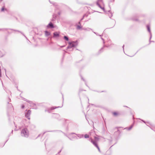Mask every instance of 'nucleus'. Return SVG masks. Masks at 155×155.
Here are the masks:
<instances>
[{
    "instance_id": "obj_1",
    "label": "nucleus",
    "mask_w": 155,
    "mask_h": 155,
    "mask_svg": "<svg viewBox=\"0 0 155 155\" xmlns=\"http://www.w3.org/2000/svg\"><path fill=\"white\" fill-rule=\"evenodd\" d=\"M21 135L22 136L27 137L29 136L28 131L27 128L23 129L21 131Z\"/></svg>"
},
{
    "instance_id": "obj_2",
    "label": "nucleus",
    "mask_w": 155,
    "mask_h": 155,
    "mask_svg": "<svg viewBox=\"0 0 155 155\" xmlns=\"http://www.w3.org/2000/svg\"><path fill=\"white\" fill-rule=\"evenodd\" d=\"M94 139H95V140L94 141L92 139H91V138L90 139L91 141L97 148L99 151V152H100V150L99 147H98V145L97 144V141H98L99 140V139L98 137H94Z\"/></svg>"
},
{
    "instance_id": "obj_3",
    "label": "nucleus",
    "mask_w": 155,
    "mask_h": 155,
    "mask_svg": "<svg viewBox=\"0 0 155 155\" xmlns=\"http://www.w3.org/2000/svg\"><path fill=\"white\" fill-rule=\"evenodd\" d=\"M97 5L104 11V5L102 0H98L96 2Z\"/></svg>"
},
{
    "instance_id": "obj_4",
    "label": "nucleus",
    "mask_w": 155,
    "mask_h": 155,
    "mask_svg": "<svg viewBox=\"0 0 155 155\" xmlns=\"http://www.w3.org/2000/svg\"><path fill=\"white\" fill-rule=\"evenodd\" d=\"M77 45V43L76 42L73 41L71 42H69V45L67 47L68 49L71 48L73 47H76Z\"/></svg>"
},
{
    "instance_id": "obj_5",
    "label": "nucleus",
    "mask_w": 155,
    "mask_h": 155,
    "mask_svg": "<svg viewBox=\"0 0 155 155\" xmlns=\"http://www.w3.org/2000/svg\"><path fill=\"white\" fill-rule=\"evenodd\" d=\"M31 111L30 110H28L27 113L25 114V117L28 119H30V115Z\"/></svg>"
},
{
    "instance_id": "obj_6",
    "label": "nucleus",
    "mask_w": 155,
    "mask_h": 155,
    "mask_svg": "<svg viewBox=\"0 0 155 155\" xmlns=\"http://www.w3.org/2000/svg\"><path fill=\"white\" fill-rule=\"evenodd\" d=\"M26 101H27V102H29V104H30L31 105V107H34L35 106V104H34L33 103H32V102L31 101H29L28 100H25ZM33 108H35V109H36L37 108L35 107H34Z\"/></svg>"
},
{
    "instance_id": "obj_7",
    "label": "nucleus",
    "mask_w": 155,
    "mask_h": 155,
    "mask_svg": "<svg viewBox=\"0 0 155 155\" xmlns=\"http://www.w3.org/2000/svg\"><path fill=\"white\" fill-rule=\"evenodd\" d=\"M23 126V124L21 122L20 123H18L16 126V127L18 126L19 129H20Z\"/></svg>"
},
{
    "instance_id": "obj_8",
    "label": "nucleus",
    "mask_w": 155,
    "mask_h": 155,
    "mask_svg": "<svg viewBox=\"0 0 155 155\" xmlns=\"http://www.w3.org/2000/svg\"><path fill=\"white\" fill-rule=\"evenodd\" d=\"M147 30H148V31L150 33V39L151 38V32H150V26L149 25H147Z\"/></svg>"
},
{
    "instance_id": "obj_9",
    "label": "nucleus",
    "mask_w": 155,
    "mask_h": 155,
    "mask_svg": "<svg viewBox=\"0 0 155 155\" xmlns=\"http://www.w3.org/2000/svg\"><path fill=\"white\" fill-rule=\"evenodd\" d=\"M47 27L48 28L50 27L51 28H54V26L53 24L50 22L47 25Z\"/></svg>"
},
{
    "instance_id": "obj_10",
    "label": "nucleus",
    "mask_w": 155,
    "mask_h": 155,
    "mask_svg": "<svg viewBox=\"0 0 155 155\" xmlns=\"http://www.w3.org/2000/svg\"><path fill=\"white\" fill-rule=\"evenodd\" d=\"M53 34L54 37H58L59 36V33L58 32H55Z\"/></svg>"
},
{
    "instance_id": "obj_11",
    "label": "nucleus",
    "mask_w": 155,
    "mask_h": 155,
    "mask_svg": "<svg viewBox=\"0 0 155 155\" xmlns=\"http://www.w3.org/2000/svg\"><path fill=\"white\" fill-rule=\"evenodd\" d=\"M82 29L86 31H90L91 29L89 28H83Z\"/></svg>"
},
{
    "instance_id": "obj_12",
    "label": "nucleus",
    "mask_w": 155,
    "mask_h": 155,
    "mask_svg": "<svg viewBox=\"0 0 155 155\" xmlns=\"http://www.w3.org/2000/svg\"><path fill=\"white\" fill-rule=\"evenodd\" d=\"M78 137L79 138H81L83 137V135L82 134H78L77 135Z\"/></svg>"
},
{
    "instance_id": "obj_13",
    "label": "nucleus",
    "mask_w": 155,
    "mask_h": 155,
    "mask_svg": "<svg viewBox=\"0 0 155 155\" xmlns=\"http://www.w3.org/2000/svg\"><path fill=\"white\" fill-rule=\"evenodd\" d=\"M84 137L85 138H88L89 137V134H86L84 135Z\"/></svg>"
},
{
    "instance_id": "obj_14",
    "label": "nucleus",
    "mask_w": 155,
    "mask_h": 155,
    "mask_svg": "<svg viewBox=\"0 0 155 155\" xmlns=\"http://www.w3.org/2000/svg\"><path fill=\"white\" fill-rule=\"evenodd\" d=\"M77 29H80L82 28V27L81 26V25H78L77 26Z\"/></svg>"
},
{
    "instance_id": "obj_15",
    "label": "nucleus",
    "mask_w": 155,
    "mask_h": 155,
    "mask_svg": "<svg viewBox=\"0 0 155 155\" xmlns=\"http://www.w3.org/2000/svg\"><path fill=\"white\" fill-rule=\"evenodd\" d=\"M45 35H46V36H48L49 35H50V33L48 32L47 31H45Z\"/></svg>"
},
{
    "instance_id": "obj_16",
    "label": "nucleus",
    "mask_w": 155,
    "mask_h": 155,
    "mask_svg": "<svg viewBox=\"0 0 155 155\" xmlns=\"http://www.w3.org/2000/svg\"><path fill=\"white\" fill-rule=\"evenodd\" d=\"M133 127V125H132L131 126H130V127H129V128H126L125 129H127V130H130L131 129V128H132Z\"/></svg>"
},
{
    "instance_id": "obj_17",
    "label": "nucleus",
    "mask_w": 155,
    "mask_h": 155,
    "mask_svg": "<svg viewBox=\"0 0 155 155\" xmlns=\"http://www.w3.org/2000/svg\"><path fill=\"white\" fill-rule=\"evenodd\" d=\"M64 38L65 40H66L67 41H68L69 40L68 38L66 36H64Z\"/></svg>"
},
{
    "instance_id": "obj_18",
    "label": "nucleus",
    "mask_w": 155,
    "mask_h": 155,
    "mask_svg": "<svg viewBox=\"0 0 155 155\" xmlns=\"http://www.w3.org/2000/svg\"><path fill=\"white\" fill-rule=\"evenodd\" d=\"M113 114L114 116H116L117 115L118 113L117 112H114L113 113Z\"/></svg>"
},
{
    "instance_id": "obj_19",
    "label": "nucleus",
    "mask_w": 155,
    "mask_h": 155,
    "mask_svg": "<svg viewBox=\"0 0 155 155\" xmlns=\"http://www.w3.org/2000/svg\"><path fill=\"white\" fill-rule=\"evenodd\" d=\"M51 107V110H54V109H55L56 108H58V107Z\"/></svg>"
},
{
    "instance_id": "obj_20",
    "label": "nucleus",
    "mask_w": 155,
    "mask_h": 155,
    "mask_svg": "<svg viewBox=\"0 0 155 155\" xmlns=\"http://www.w3.org/2000/svg\"><path fill=\"white\" fill-rule=\"evenodd\" d=\"M112 15H113L111 13H110V14L109 15V16L110 18H111V17H112Z\"/></svg>"
},
{
    "instance_id": "obj_21",
    "label": "nucleus",
    "mask_w": 155,
    "mask_h": 155,
    "mask_svg": "<svg viewBox=\"0 0 155 155\" xmlns=\"http://www.w3.org/2000/svg\"><path fill=\"white\" fill-rule=\"evenodd\" d=\"M4 7H3L1 9V11H3L4 10Z\"/></svg>"
},
{
    "instance_id": "obj_22",
    "label": "nucleus",
    "mask_w": 155,
    "mask_h": 155,
    "mask_svg": "<svg viewBox=\"0 0 155 155\" xmlns=\"http://www.w3.org/2000/svg\"><path fill=\"white\" fill-rule=\"evenodd\" d=\"M25 107V106L24 105H22V106H21V108H23L24 107Z\"/></svg>"
},
{
    "instance_id": "obj_23",
    "label": "nucleus",
    "mask_w": 155,
    "mask_h": 155,
    "mask_svg": "<svg viewBox=\"0 0 155 155\" xmlns=\"http://www.w3.org/2000/svg\"><path fill=\"white\" fill-rule=\"evenodd\" d=\"M94 133V131L93 130H91V132L89 133V134H90L91 133Z\"/></svg>"
},
{
    "instance_id": "obj_24",
    "label": "nucleus",
    "mask_w": 155,
    "mask_h": 155,
    "mask_svg": "<svg viewBox=\"0 0 155 155\" xmlns=\"http://www.w3.org/2000/svg\"><path fill=\"white\" fill-rule=\"evenodd\" d=\"M1 76V71H0V77Z\"/></svg>"
},
{
    "instance_id": "obj_25",
    "label": "nucleus",
    "mask_w": 155,
    "mask_h": 155,
    "mask_svg": "<svg viewBox=\"0 0 155 155\" xmlns=\"http://www.w3.org/2000/svg\"><path fill=\"white\" fill-rule=\"evenodd\" d=\"M94 33L95 34H96L97 35H98V34H97L95 32H94Z\"/></svg>"
},
{
    "instance_id": "obj_26",
    "label": "nucleus",
    "mask_w": 155,
    "mask_h": 155,
    "mask_svg": "<svg viewBox=\"0 0 155 155\" xmlns=\"http://www.w3.org/2000/svg\"><path fill=\"white\" fill-rule=\"evenodd\" d=\"M101 38L104 41V40L103 38Z\"/></svg>"
},
{
    "instance_id": "obj_27",
    "label": "nucleus",
    "mask_w": 155,
    "mask_h": 155,
    "mask_svg": "<svg viewBox=\"0 0 155 155\" xmlns=\"http://www.w3.org/2000/svg\"><path fill=\"white\" fill-rule=\"evenodd\" d=\"M124 45L123 46V49H124Z\"/></svg>"
},
{
    "instance_id": "obj_28",
    "label": "nucleus",
    "mask_w": 155,
    "mask_h": 155,
    "mask_svg": "<svg viewBox=\"0 0 155 155\" xmlns=\"http://www.w3.org/2000/svg\"><path fill=\"white\" fill-rule=\"evenodd\" d=\"M56 115L57 116H58V114H56Z\"/></svg>"
},
{
    "instance_id": "obj_29",
    "label": "nucleus",
    "mask_w": 155,
    "mask_h": 155,
    "mask_svg": "<svg viewBox=\"0 0 155 155\" xmlns=\"http://www.w3.org/2000/svg\"><path fill=\"white\" fill-rule=\"evenodd\" d=\"M79 24H80V22H79Z\"/></svg>"
},
{
    "instance_id": "obj_30",
    "label": "nucleus",
    "mask_w": 155,
    "mask_h": 155,
    "mask_svg": "<svg viewBox=\"0 0 155 155\" xmlns=\"http://www.w3.org/2000/svg\"><path fill=\"white\" fill-rule=\"evenodd\" d=\"M143 122L144 123H145V122L144 121H143Z\"/></svg>"
},
{
    "instance_id": "obj_31",
    "label": "nucleus",
    "mask_w": 155,
    "mask_h": 155,
    "mask_svg": "<svg viewBox=\"0 0 155 155\" xmlns=\"http://www.w3.org/2000/svg\"><path fill=\"white\" fill-rule=\"evenodd\" d=\"M82 19H83V18L81 19V20H82Z\"/></svg>"
},
{
    "instance_id": "obj_32",
    "label": "nucleus",
    "mask_w": 155,
    "mask_h": 155,
    "mask_svg": "<svg viewBox=\"0 0 155 155\" xmlns=\"http://www.w3.org/2000/svg\"><path fill=\"white\" fill-rule=\"evenodd\" d=\"M10 105H11V104H9Z\"/></svg>"
},
{
    "instance_id": "obj_33",
    "label": "nucleus",
    "mask_w": 155,
    "mask_h": 155,
    "mask_svg": "<svg viewBox=\"0 0 155 155\" xmlns=\"http://www.w3.org/2000/svg\"><path fill=\"white\" fill-rule=\"evenodd\" d=\"M82 78V79H83V78Z\"/></svg>"
},
{
    "instance_id": "obj_34",
    "label": "nucleus",
    "mask_w": 155,
    "mask_h": 155,
    "mask_svg": "<svg viewBox=\"0 0 155 155\" xmlns=\"http://www.w3.org/2000/svg\"><path fill=\"white\" fill-rule=\"evenodd\" d=\"M48 112H50L49 111H48Z\"/></svg>"
}]
</instances>
